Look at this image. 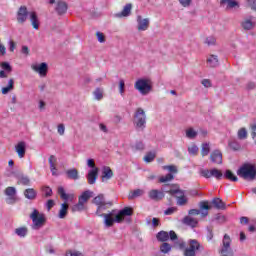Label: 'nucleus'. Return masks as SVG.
<instances>
[{
	"label": "nucleus",
	"mask_w": 256,
	"mask_h": 256,
	"mask_svg": "<svg viewBox=\"0 0 256 256\" xmlns=\"http://www.w3.org/2000/svg\"><path fill=\"white\" fill-rule=\"evenodd\" d=\"M92 203L97 206V210L95 215L97 217L104 218V225L105 227H113L115 223H123L125 218L123 217H131L133 215V209L131 207H124L120 210L114 209L109 213H101V211H107L109 207H113V202L105 200V195L99 194L96 196Z\"/></svg>",
	"instance_id": "f257e3e1"
},
{
	"label": "nucleus",
	"mask_w": 256,
	"mask_h": 256,
	"mask_svg": "<svg viewBox=\"0 0 256 256\" xmlns=\"http://www.w3.org/2000/svg\"><path fill=\"white\" fill-rule=\"evenodd\" d=\"M237 175L244 181H255L256 179V166L252 163H244L240 169L237 170Z\"/></svg>",
	"instance_id": "f03ea898"
},
{
	"label": "nucleus",
	"mask_w": 256,
	"mask_h": 256,
	"mask_svg": "<svg viewBox=\"0 0 256 256\" xmlns=\"http://www.w3.org/2000/svg\"><path fill=\"white\" fill-rule=\"evenodd\" d=\"M133 124L137 131H145V127H147V114H145L143 108L136 109Z\"/></svg>",
	"instance_id": "7ed1b4c3"
},
{
	"label": "nucleus",
	"mask_w": 256,
	"mask_h": 256,
	"mask_svg": "<svg viewBox=\"0 0 256 256\" xmlns=\"http://www.w3.org/2000/svg\"><path fill=\"white\" fill-rule=\"evenodd\" d=\"M30 219L32 220V229L35 231H39V229H41L45 223H47L45 214L40 213L37 209H33L32 213L30 214Z\"/></svg>",
	"instance_id": "20e7f679"
},
{
	"label": "nucleus",
	"mask_w": 256,
	"mask_h": 256,
	"mask_svg": "<svg viewBox=\"0 0 256 256\" xmlns=\"http://www.w3.org/2000/svg\"><path fill=\"white\" fill-rule=\"evenodd\" d=\"M134 87L141 95H149L153 89V83L147 78H140L135 82Z\"/></svg>",
	"instance_id": "39448f33"
},
{
	"label": "nucleus",
	"mask_w": 256,
	"mask_h": 256,
	"mask_svg": "<svg viewBox=\"0 0 256 256\" xmlns=\"http://www.w3.org/2000/svg\"><path fill=\"white\" fill-rule=\"evenodd\" d=\"M199 208L200 209H190L188 211V215L195 216V215H200L202 217H207L209 215V210L212 208V206L209 204V201H201L199 203Z\"/></svg>",
	"instance_id": "423d86ee"
},
{
	"label": "nucleus",
	"mask_w": 256,
	"mask_h": 256,
	"mask_svg": "<svg viewBox=\"0 0 256 256\" xmlns=\"http://www.w3.org/2000/svg\"><path fill=\"white\" fill-rule=\"evenodd\" d=\"M220 256H234L233 249L231 248V237L225 234L222 240V247L219 250Z\"/></svg>",
	"instance_id": "0eeeda50"
},
{
	"label": "nucleus",
	"mask_w": 256,
	"mask_h": 256,
	"mask_svg": "<svg viewBox=\"0 0 256 256\" xmlns=\"http://www.w3.org/2000/svg\"><path fill=\"white\" fill-rule=\"evenodd\" d=\"M200 175L202 177H205V179H211V177H215V179H217V181H221V179H223V172H221V170H219L217 168H213L211 170L202 169L200 171Z\"/></svg>",
	"instance_id": "6e6552de"
},
{
	"label": "nucleus",
	"mask_w": 256,
	"mask_h": 256,
	"mask_svg": "<svg viewBox=\"0 0 256 256\" xmlns=\"http://www.w3.org/2000/svg\"><path fill=\"white\" fill-rule=\"evenodd\" d=\"M163 193H169L172 197H175V195H183V190L179 189L177 185H169L166 184L162 186L161 190Z\"/></svg>",
	"instance_id": "1a4fd4ad"
},
{
	"label": "nucleus",
	"mask_w": 256,
	"mask_h": 256,
	"mask_svg": "<svg viewBox=\"0 0 256 256\" xmlns=\"http://www.w3.org/2000/svg\"><path fill=\"white\" fill-rule=\"evenodd\" d=\"M31 67L33 71H35L40 75V77H47V73L49 71V65L46 62H42L40 64H34Z\"/></svg>",
	"instance_id": "9d476101"
},
{
	"label": "nucleus",
	"mask_w": 256,
	"mask_h": 256,
	"mask_svg": "<svg viewBox=\"0 0 256 256\" xmlns=\"http://www.w3.org/2000/svg\"><path fill=\"white\" fill-rule=\"evenodd\" d=\"M13 176L18 181V185L29 186L31 185V179L21 171H14Z\"/></svg>",
	"instance_id": "9b49d317"
},
{
	"label": "nucleus",
	"mask_w": 256,
	"mask_h": 256,
	"mask_svg": "<svg viewBox=\"0 0 256 256\" xmlns=\"http://www.w3.org/2000/svg\"><path fill=\"white\" fill-rule=\"evenodd\" d=\"M31 15V12L27 10V6H20L17 12V22L23 25L27 21V17Z\"/></svg>",
	"instance_id": "f8f14e48"
},
{
	"label": "nucleus",
	"mask_w": 256,
	"mask_h": 256,
	"mask_svg": "<svg viewBox=\"0 0 256 256\" xmlns=\"http://www.w3.org/2000/svg\"><path fill=\"white\" fill-rule=\"evenodd\" d=\"M148 197L151 199V201L159 202L165 199V193H163L161 190L152 189L148 192Z\"/></svg>",
	"instance_id": "ddd939ff"
},
{
	"label": "nucleus",
	"mask_w": 256,
	"mask_h": 256,
	"mask_svg": "<svg viewBox=\"0 0 256 256\" xmlns=\"http://www.w3.org/2000/svg\"><path fill=\"white\" fill-rule=\"evenodd\" d=\"M99 177V168L90 169L86 175V179L89 185H95Z\"/></svg>",
	"instance_id": "4468645a"
},
{
	"label": "nucleus",
	"mask_w": 256,
	"mask_h": 256,
	"mask_svg": "<svg viewBox=\"0 0 256 256\" xmlns=\"http://www.w3.org/2000/svg\"><path fill=\"white\" fill-rule=\"evenodd\" d=\"M15 151L18 154V157L23 159V157H25V153H27V143H25V141L18 142L15 146Z\"/></svg>",
	"instance_id": "2eb2a0df"
},
{
	"label": "nucleus",
	"mask_w": 256,
	"mask_h": 256,
	"mask_svg": "<svg viewBox=\"0 0 256 256\" xmlns=\"http://www.w3.org/2000/svg\"><path fill=\"white\" fill-rule=\"evenodd\" d=\"M210 160L217 165H223V154L219 150H214L210 154Z\"/></svg>",
	"instance_id": "dca6fc26"
},
{
	"label": "nucleus",
	"mask_w": 256,
	"mask_h": 256,
	"mask_svg": "<svg viewBox=\"0 0 256 256\" xmlns=\"http://www.w3.org/2000/svg\"><path fill=\"white\" fill-rule=\"evenodd\" d=\"M138 31H147L149 29V18L143 19L141 16H137Z\"/></svg>",
	"instance_id": "f3484780"
},
{
	"label": "nucleus",
	"mask_w": 256,
	"mask_h": 256,
	"mask_svg": "<svg viewBox=\"0 0 256 256\" xmlns=\"http://www.w3.org/2000/svg\"><path fill=\"white\" fill-rule=\"evenodd\" d=\"M65 175L67 179H71L72 181H79L80 179L79 170H77L76 168L66 170Z\"/></svg>",
	"instance_id": "a211bd4d"
},
{
	"label": "nucleus",
	"mask_w": 256,
	"mask_h": 256,
	"mask_svg": "<svg viewBox=\"0 0 256 256\" xmlns=\"http://www.w3.org/2000/svg\"><path fill=\"white\" fill-rule=\"evenodd\" d=\"M23 195L25 199H28L29 201H35V199H37V192L33 188L25 189Z\"/></svg>",
	"instance_id": "6ab92c4d"
},
{
	"label": "nucleus",
	"mask_w": 256,
	"mask_h": 256,
	"mask_svg": "<svg viewBox=\"0 0 256 256\" xmlns=\"http://www.w3.org/2000/svg\"><path fill=\"white\" fill-rule=\"evenodd\" d=\"M182 223L188 227H192V229H195V227H197L199 224V221L191 216H185L182 220Z\"/></svg>",
	"instance_id": "aec40b11"
},
{
	"label": "nucleus",
	"mask_w": 256,
	"mask_h": 256,
	"mask_svg": "<svg viewBox=\"0 0 256 256\" xmlns=\"http://www.w3.org/2000/svg\"><path fill=\"white\" fill-rule=\"evenodd\" d=\"M29 18H30V22H31L33 29L38 30L40 22H39V16H37V12H35V11L30 12Z\"/></svg>",
	"instance_id": "412c9836"
},
{
	"label": "nucleus",
	"mask_w": 256,
	"mask_h": 256,
	"mask_svg": "<svg viewBox=\"0 0 256 256\" xmlns=\"http://www.w3.org/2000/svg\"><path fill=\"white\" fill-rule=\"evenodd\" d=\"M55 11L58 15H65L67 13V3L63 1H58Z\"/></svg>",
	"instance_id": "4be33fe9"
},
{
	"label": "nucleus",
	"mask_w": 256,
	"mask_h": 256,
	"mask_svg": "<svg viewBox=\"0 0 256 256\" xmlns=\"http://www.w3.org/2000/svg\"><path fill=\"white\" fill-rule=\"evenodd\" d=\"M211 203L215 209H220L221 211H225V209H227V205L221 198H213Z\"/></svg>",
	"instance_id": "5701e85b"
},
{
	"label": "nucleus",
	"mask_w": 256,
	"mask_h": 256,
	"mask_svg": "<svg viewBox=\"0 0 256 256\" xmlns=\"http://www.w3.org/2000/svg\"><path fill=\"white\" fill-rule=\"evenodd\" d=\"M131 9H133L132 4H126L123 8V10L120 13L116 14V17H129L131 15Z\"/></svg>",
	"instance_id": "b1692460"
},
{
	"label": "nucleus",
	"mask_w": 256,
	"mask_h": 256,
	"mask_svg": "<svg viewBox=\"0 0 256 256\" xmlns=\"http://www.w3.org/2000/svg\"><path fill=\"white\" fill-rule=\"evenodd\" d=\"M188 243L189 247H187L186 249H189L190 251H194L196 253V251H199L201 249V244L198 240L190 239Z\"/></svg>",
	"instance_id": "393cba45"
},
{
	"label": "nucleus",
	"mask_w": 256,
	"mask_h": 256,
	"mask_svg": "<svg viewBox=\"0 0 256 256\" xmlns=\"http://www.w3.org/2000/svg\"><path fill=\"white\" fill-rule=\"evenodd\" d=\"M224 179H228V181H233L234 183H237V181H239V178L233 173V171L227 169L224 172L223 175Z\"/></svg>",
	"instance_id": "a878e982"
},
{
	"label": "nucleus",
	"mask_w": 256,
	"mask_h": 256,
	"mask_svg": "<svg viewBox=\"0 0 256 256\" xmlns=\"http://www.w3.org/2000/svg\"><path fill=\"white\" fill-rule=\"evenodd\" d=\"M92 195H93V192H91V190H86V191H84V192L80 195L78 201H80V203L85 204V203H87V201H89V199H91Z\"/></svg>",
	"instance_id": "bb28decb"
},
{
	"label": "nucleus",
	"mask_w": 256,
	"mask_h": 256,
	"mask_svg": "<svg viewBox=\"0 0 256 256\" xmlns=\"http://www.w3.org/2000/svg\"><path fill=\"white\" fill-rule=\"evenodd\" d=\"M68 211L69 206L67 205V203H62L58 214L59 219H65L67 217Z\"/></svg>",
	"instance_id": "cd10ccee"
},
{
	"label": "nucleus",
	"mask_w": 256,
	"mask_h": 256,
	"mask_svg": "<svg viewBox=\"0 0 256 256\" xmlns=\"http://www.w3.org/2000/svg\"><path fill=\"white\" fill-rule=\"evenodd\" d=\"M157 241H160L161 243H165V241H169V232L167 231H160L156 235Z\"/></svg>",
	"instance_id": "c85d7f7f"
},
{
	"label": "nucleus",
	"mask_w": 256,
	"mask_h": 256,
	"mask_svg": "<svg viewBox=\"0 0 256 256\" xmlns=\"http://www.w3.org/2000/svg\"><path fill=\"white\" fill-rule=\"evenodd\" d=\"M113 177V170L110 167L104 166L102 169V179H111Z\"/></svg>",
	"instance_id": "c756f323"
},
{
	"label": "nucleus",
	"mask_w": 256,
	"mask_h": 256,
	"mask_svg": "<svg viewBox=\"0 0 256 256\" xmlns=\"http://www.w3.org/2000/svg\"><path fill=\"white\" fill-rule=\"evenodd\" d=\"M220 5H227V9H234V7H239V2L235 0H221Z\"/></svg>",
	"instance_id": "7c9ffc66"
},
{
	"label": "nucleus",
	"mask_w": 256,
	"mask_h": 256,
	"mask_svg": "<svg viewBox=\"0 0 256 256\" xmlns=\"http://www.w3.org/2000/svg\"><path fill=\"white\" fill-rule=\"evenodd\" d=\"M207 63L210 67H219V58L217 55H210L207 59Z\"/></svg>",
	"instance_id": "2f4dec72"
},
{
	"label": "nucleus",
	"mask_w": 256,
	"mask_h": 256,
	"mask_svg": "<svg viewBox=\"0 0 256 256\" xmlns=\"http://www.w3.org/2000/svg\"><path fill=\"white\" fill-rule=\"evenodd\" d=\"M176 199H177V205L183 206L186 205L188 199L185 197V191L183 190V194H175Z\"/></svg>",
	"instance_id": "473e14b6"
},
{
	"label": "nucleus",
	"mask_w": 256,
	"mask_h": 256,
	"mask_svg": "<svg viewBox=\"0 0 256 256\" xmlns=\"http://www.w3.org/2000/svg\"><path fill=\"white\" fill-rule=\"evenodd\" d=\"M14 85H15V80L10 79L8 81V85L6 87L2 88V94L7 95V93H9V91H13Z\"/></svg>",
	"instance_id": "72a5a7b5"
},
{
	"label": "nucleus",
	"mask_w": 256,
	"mask_h": 256,
	"mask_svg": "<svg viewBox=\"0 0 256 256\" xmlns=\"http://www.w3.org/2000/svg\"><path fill=\"white\" fill-rule=\"evenodd\" d=\"M171 249H172L171 244H169L167 242H163L160 245V251H161V253H164V255H167V253H170Z\"/></svg>",
	"instance_id": "f704fd0d"
},
{
	"label": "nucleus",
	"mask_w": 256,
	"mask_h": 256,
	"mask_svg": "<svg viewBox=\"0 0 256 256\" xmlns=\"http://www.w3.org/2000/svg\"><path fill=\"white\" fill-rule=\"evenodd\" d=\"M209 153H211V146H209V143L205 142L202 144L201 155H202V157H207V155H209Z\"/></svg>",
	"instance_id": "c9c22d12"
},
{
	"label": "nucleus",
	"mask_w": 256,
	"mask_h": 256,
	"mask_svg": "<svg viewBox=\"0 0 256 256\" xmlns=\"http://www.w3.org/2000/svg\"><path fill=\"white\" fill-rule=\"evenodd\" d=\"M228 145L232 151H239L241 149V144L237 140L229 141Z\"/></svg>",
	"instance_id": "e433bc0d"
},
{
	"label": "nucleus",
	"mask_w": 256,
	"mask_h": 256,
	"mask_svg": "<svg viewBox=\"0 0 256 256\" xmlns=\"http://www.w3.org/2000/svg\"><path fill=\"white\" fill-rule=\"evenodd\" d=\"M174 247H176V249H180V251H183L187 249V243H185L183 240H176L174 242Z\"/></svg>",
	"instance_id": "4c0bfd02"
},
{
	"label": "nucleus",
	"mask_w": 256,
	"mask_h": 256,
	"mask_svg": "<svg viewBox=\"0 0 256 256\" xmlns=\"http://www.w3.org/2000/svg\"><path fill=\"white\" fill-rule=\"evenodd\" d=\"M58 194L60 195L61 199H63L64 201H69V194L65 192V188H63V186L58 187Z\"/></svg>",
	"instance_id": "58836bf2"
},
{
	"label": "nucleus",
	"mask_w": 256,
	"mask_h": 256,
	"mask_svg": "<svg viewBox=\"0 0 256 256\" xmlns=\"http://www.w3.org/2000/svg\"><path fill=\"white\" fill-rule=\"evenodd\" d=\"M58 194L60 195L61 199H63L64 201H69V194L65 192V188H63V186L58 187Z\"/></svg>",
	"instance_id": "ea45409f"
},
{
	"label": "nucleus",
	"mask_w": 256,
	"mask_h": 256,
	"mask_svg": "<svg viewBox=\"0 0 256 256\" xmlns=\"http://www.w3.org/2000/svg\"><path fill=\"white\" fill-rule=\"evenodd\" d=\"M15 233L16 235H18V237H27V233H28L27 227L16 228Z\"/></svg>",
	"instance_id": "a19ab883"
},
{
	"label": "nucleus",
	"mask_w": 256,
	"mask_h": 256,
	"mask_svg": "<svg viewBox=\"0 0 256 256\" xmlns=\"http://www.w3.org/2000/svg\"><path fill=\"white\" fill-rule=\"evenodd\" d=\"M93 95L96 101H101V99H103V88H96Z\"/></svg>",
	"instance_id": "79ce46f5"
},
{
	"label": "nucleus",
	"mask_w": 256,
	"mask_h": 256,
	"mask_svg": "<svg viewBox=\"0 0 256 256\" xmlns=\"http://www.w3.org/2000/svg\"><path fill=\"white\" fill-rule=\"evenodd\" d=\"M242 27L243 29H245V31H251V29L255 27V24H253L251 20H245L244 22H242Z\"/></svg>",
	"instance_id": "37998d69"
},
{
	"label": "nucleus",
	"mask_w": 256,
	"mask_h": 256,
	"mask_svg": "<svg viewBox=\"0 0 256 256\" xmlns=\"http://www.w3.org/2000/svg\"><path fill=\"white\" fill-rule=\"evenodd\" d=\"M5 195H7L8 197H11V199L13 197H15V195H17V189H15V187H7L5 190Z\"/></svg>",
	"instance_id": "c03bdc74"
},
{
	"label": "nucleus",
	"mask_w": 256,
	"mask_h": 256,
	"mask_svg": "<svg viewBox=\"0 0 256 256\" xmlns=\"http://www.w3.org/2000/svg\"><path fill=\"white\" fill-rule=\"evenodd\" d=\"M175 179V176L173 174L168 173L165 176L160 177L159 181L160 183H168V181H173Z\"/></svg>",
	"instance_id": "a18cd8bd"
},
{
	"label": "nucleus",
	"mask_w": 256,
	"mask_h": 256,
	"mask_svg": "<svg viewBox=\"0 0 256 256\" xmlns=\"http://www.w3.org/2000/svg\"><path fill=\"white\" fill-rule=\"evenodd\" d=\"M0 67L3 69V71H5L6 73H11V71H13V67L11 66V64L9 62H2L0 64Z\"/></svg>",
	"instance_id": "49530a36"
},
{
	"label": "nucleus",
	"mask_w": 256,
	"mask_h": 256,
	"mask_svg": "<svg viewBox=\"0 0 256 256\" xmlns=\"http://www.w3.org/2000/svg\"><path fill=\"white\" fill-rule=\"evenodd\" d=\"M238 139H240V141L247 139V129L246 128H240L238 130Z\"/></svg>",
	"instance_id": "de8ad7c7"
},
{
	"label": "nucleus",
	"mask_w": 256,
	"mask_h": 256,
	"mask_svg": "<svg viewBox=\"0 0 256 256\" xmlns=\"http://www.w3.org/2000/svg\"><path fill=\"white\" fill-rule=\"evenodd\" d=\"M186 137L188 139H195V137H197V131H195L193 128H189L186 130Z\"/></svg>",
	"instance_id": "09e8293b"
},
{
	"label": "nucleus",
	"mask_w": 256,
	"mask_h": 256,
	"mask_svg": "<svg viewBox=\"0 0 256 256\" xmlns=\"http://www.w3.org/2000/svg\"><path fill=\"white\" fill-rule=\"evenodd\" d=\"M83 209H85V204H83V202L79 200L78 203L72 207L73 213H75L76 211H83Z\"/></svg>",
	"instance_id": "8fccbe9b"
},
{
	"label": "nucleus",
	"mask_w": 256,
	"mask_h": 256,
	"mask_svg": "<svg viewBox=\"0 0 256 256\" xmlns=\"http://www.w3.org/2000/svg\"><path fill=\"white\" fill-rule=\"evenodd\" d=\"M49 165H50V171L57 170V167H55V162L57 161V158L55 156L51 155L49 157Z\"/></svg>",
	"instance_id": "3c124183"
},
{
	"label": "nucleus",
	"mask_w": 256,
	"mask_h": 256,
	"mask_svg": "<svg viewBox=\"0 0 256 256\" xmlns=\"http://www.w3.org/2000/svg\"><path fill=\"white\" fill-rule=\"evenodd\" d=\"M143 195V190L141 189H136L132 192L131 195H129V199H135L137 197H141Z\"/></svg>",
	"instance_id": "603ef678"
},
{
	"label": "nucleus",
	"mask_w": 256,
	"mask_h": 256,
	"mask_svg": "<svg viewBox=\"0 0 256 256\" xmlns=\"http://www.w3.org/2000/svg\"><path fill=\"white\" fill-rule=\"evenodd\" d=\"M154 160H155V153H153V152H148L146 154V156L144 157V161L146 163H151Z\"/></svg>",
	"instance_id": "864d4df0"
},
{
	"label": "nucleus",
	"mask_w": 256,
	"mask_h": 256,
	"mask_svg": "<svg viewBox=\"0 0 256 256\" xmlns=\"http://www.w3.org/2000/svg\"><path fill=\"white\" fill-rule=\"evenodd\" d=\"M188 153L190 155H197V153H199V147H197V145H192L188 147Z\"/></svg>",
	"instance_id": "5fc2aeb1"
},
{
	"label": "nucleus",
	"mask_w": 256,
	"mask_h": 256,
	"mask_svg": "<svg viewBox=\"0 0 256 256\" xmlns=\"http://www.w3.org/2000/svg\"><path fill=\"white\" fill-rule=\"evenodd\" d=\"M163 169H165L166 171H169L171 174L178 173L177 166L175 165L163 166Z\"/></svg>",
	"instance_id": "6e6d98bb"
},
{
	"label": "nucleus",
	"mask_w": 256,
	"mask_h": 256,
	"mask_svg": "<svg viewBox=\"0 0 256 256\" xmlns=\"http://www.w3.org/2000/svg\"><path fill=\"white\" fill-rule=\"evenodd\" d=\"M227 219L225 218L224 215H221V214H216L213 221H217L218 223H225Z\"/></svg>",
	"instance_id": "4d7b16f0"
},
{
	"label": "nucleus",
	"mask_w": 256,
	"mask_h": 256,
	"mask_svg": "<svg viewBox=\"0 0 256 256\" xmlns=\"http://www.w3.org/2000/svg\"><path fill=\"white\" fill-rule=\"evenodd\" d=\"M216 42H217V40L213 36H210V37L206 38V40H205L206 45H209V46L215 45Z\"/></svg>",
	"instance_id": "13d9d810"
},
{
	"label": "nucleus",
	"mask_w": 256,
	"mask_h": 256,
	"mask_svg": "<svg viewBox=\"0 0 256 256\" xmlns=\"http://www.w3.org/2000/svg\"><path fill=\"white\" fill-rule=\"evenodd\" d=\"M43 191L45 197H51V195H53V190L49 186L44 187Z\"/></svg>",
	"instance_id": "bf43d9fd"
},
{
	"label": "nucleus",
	"mask_w": 256,
	"mask_h": 256,
	"mask_svg": "<svg viewBox=\"0 0 256 256\" xmlns=\"http://www.w3.org/2000/svg\"><path fill=\"white\" fill-rule=\"evenodd\" d=\"M119 93L120 95H123V93H125V80L119 81Z\"/></svg>",
	"instance_id": "052dcab7"
},
{
	"label": "nucleus",
	"mask_w": 256,
	"mask_h": 256,
	"mask_svg": "<svg viewBox=\"0 0 256 256\" xmlns=\"http://www.w3.org/2000/svg\"><path fill=\"white\" fill-rule=\"evenodd\" d=\"M168 236H169V239L171 241H174L176 242L177 239H178V236H177V233H175V231L171 230L169 233H168Z\"/></svg>",
	"instance_id": "680f3d73"
},
{
	"label": "nucleus",
	"mask_w": 256,
	"mask_h": 256,
	"mask_svg": "<svg viewBox=\"0 0 256 256\" xmlns=\"http://www.w3.org/2000/svg\"><path fill=\"white\" fill-rule=\"evenodd\" d=\"M207 241L213 240V228L207 227Z\"/></svg>",
	"instance_id": "e2e57ef3"
},
{
	"label": "nucleus",
	"mask_w": 256,
	"mask_h": 256,
	"mask_svg": "<svg viewBox=\"0 0 256 256\" xmlns=\"http://www.w3.org/2000/svg\"><path fill=\"white\" fill-rule=\"evenodd\" d=\"M97 39L99 43H105V34L102 32H96Z\"/></svg>",
	"instance_id": "0e129e2a"
},
{
	"label": "nucleus",
	"mask_w": 256,
	"mask_h": 256,
	"mask_svg": "<svg viewBox=\"0 0 256 256\" xmlns=\"http://www.w3.org/2000/svg\"><path fill=\"white\" fill-rule=\"evenodd\" d=\"M53 207H55V200L50 199L46 202V208L47 211H49L50 209H53Z\"/></svg>",
	"instance_id": "69168bd1"
},
{
	"label": "nucleus",
	"mask_w": 256,
	"mask_h": 256,
	"mask_svg": "<svg viewBox=\"0 0 256 256\" xmlns=\"http://www.w3.org/2000/svg\"><path fill=\"white\" fill-rule=\"evenodd\" d=\"M184 256H197V253L193 250H189V248H186L184 250Z\"/></svg>",
	"instance_id": "338daca9"
},
{
	"label": "nucleus",
	"mask_w": 256,
	"mask_h": 256,
	"mask_svg": "<svg viewBox=\"0 0 256 256\" xmlns=\"http://www.w3.org/2000/svg\"><path fill=\"white\" fill-rule=\"evenodd\" d=\"M247 1H248L249 7H251V9L256 11V0H247Z\"/></svg>",
	"instance_id": "774afa93"
}]
</instances>
